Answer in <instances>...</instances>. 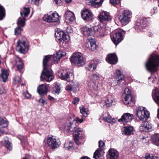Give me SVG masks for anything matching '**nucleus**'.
<instances>
[{
  "instance_id": "obj_55",
  "label": "nucleus",
  "mask_w": 159,
  "mask_h": 159,
  "mask_svg": "<svg viewBox=\"0 0 159 159\" xmlns=\"http://www.w3.org/2000/svg\"><path fill=\"white\" fill-rule=\"evenodd\" d=\"M100 75L98 73H96L93 75V78L94 80H98L99 79Z\"/></svg>"
},
{
  "instance_id": "obj_35",
  "label": "nucleus",
  "mask_w": 159,
  "mask_h": 159,
  "mask_svg": "<svg viewBox=\"0 0 159 159\" xmlns=\"http://www.w3.org/2000/svg\"><path fill=\"white\" fill-rule=\"evenodd\" d=\"M30 8L28 7H24L20 12L21 16L22 17H25L28 16L30 13Z\"/></svg>"
},
{
  "instance_id": "obj_12",
  "label": "nucleus",
  "mask_w": 159,
  "mask_h": 159,
  "mask_svg": "<svg viewBox=\"0 0 159 159\" xmlns=\"http://www.w3.org/2000/svg\"><path fill=\"white\" fill-rule=\"evenodd\" d=\"M84 132L82 129L78 128L73 133L74 139L76 143L79 145L80 144L79 140L81 139L83 136Z\"/></svg>"
},
{
  "instance_id": "obj_40",
  "label": "nucleus",
  "mask_w": 159,
  "mask_h": 159,
  "mask_svg": "<svg viewBox=\"0 0 159 159\" xmlns=\"http://www.w3.org/2000/svg\"><path fill=\"white\" fill-rule=\"evenodd\" d=\"M154 143L157 145H159V134H155L152 137Z\"/></svg>"
},
{
  "instance_id": "obj_41",
  "label": "nucleus",
  "mask_w": 159,
  "mask_h": 159,
  "mask_svg": "<svg viewBox=\"0 0 159 159\" xmlns=\"http://www.w3.org/2000/svg\"><path fill=\"white\" fill-rule=\"evenodd\" d=\"M5 16V9L2 6L0 5V20H2Z\"/></svg>"
},
{
  "instance_id": "obj_17",
  "label": "nucleus",
  "mask_w": 159,
  "mask_h": 159,
  "mask_svg": "<svg viewBox=\"0 0 159 159\" xmlns=\"http://www.w3.org/2000/svg\"><path fill=\"white\" fill-rule=\"evenodd\" d=\"M151 124L148 121L144 122L139 128V130L141 131L148 132L152 129Z\"/></svg>"
},
{
  "instance_id": "obj_51",
  "label": "nucleus",
  "mask_w": 159,
  "mask_h": 159,
  "mask_svg": "<svg viewBox=\"0 0 159 159\" xmlns=\"http://www.w3.org/2000/svg\"><path fill=\"white\" fill-rule=\"evenodd\" d=\"M31 3L33 4H35L38 5L40 3L42 2V0H31Z\"/></svg>"
},
{
  "instance_id": "obj_49",
  "label": "nucleus",
  "mask_w": 159,
  "mask_h": 159,
  "mask_svg": "<svg viewBox=\"0 0 159 159\" xmlns=\"http://www.w3.org/2000/svg\"><path fill=\"white\" fill-rule=\"evenodd\" d=\"M99 148L102 150H103L104 148V143L102 141L100 140L99 141Z\"/></svg>"
},
{
  "instance_id": "obj_45",
  "label": "nucleus",
  "mask_w": 159,
  "mask_h": 159,
  "mask_svg": "<svg viewBox=\"0 0 159 159\" xmlns=\"http://www.w3.org/2000/svg\"><path fill=\"white\" fill-rule=\"evenodd\" d=\"M0 126L2 128L7 126V123L6 119H0Z\"/></svg>"
},
{
  "instance_id": "obj_62",
  "label": "nucleus",
  "mask_w": 159,
  "mask_h": 159,
  "mask_svg": "<svg viewBox=\"0 0 159 159\" xmlns=\"http://www.w3.org/2000/svg\"><path fill=\"white\" fill-rule=\"evenodd\" d=\"M48 98L51 102H54L55 101L54 98L50 95L48 96Z\"/></svg>"
},
{
  "instance_id": "obj_9",
  "label": "nucleus",
  "mask_w": 159,
  "mask_h": 159,
  "mask_svg": "<svg viewBox=\"0 0 159 159\" xmlns=\"http://www.w3.org/2000/svg\"><path fill=\"white\" fill-rule=\"evenodd\" d=\"M47 142L50 147L52 149L56 148L60 144L59 139H56L53 136L48 137Z\"/></svg>"
},
{
  "instance_id": "obj_63",
  "label": "nucleus",
  "mask_w": 159,
  "mask_h": 159,
  "mask_svg": "<svg viewBox=\"0 0 159 159\" xmlns=\"http://www.w3.org/2000/svg\"><path fill=\"white\" fill-rule=\"evenodd\" d=\"M66 31L68 33H71L72 31V28L70 27H68L67 28Z\"/></svg>"
},
{
  "instance_id": "obj_36",
  "label": "nucleus",
  "mask_w": 159,
  "mask_h": 159,
  "mask_svg": "<svg viewBox=\"0 0 159 159\" xmlns=\"http://www.w3.org/2000/svg\"><path fill=\"white\" fill-rule=\"evenodd\" d=\"M59 16L57 13H52L51 15H50L49 17L50 20V22H56L59 20Z\"/></svg>"
},
{
  "instance_id": "obj_26",
  "label": "nucleus",
  "mask_w": 159,
  "mask_h": 159,
  "mask_svg": "<svg viewBox=\"0 0 159 159\" xmlns=\"http://www.w3.org/2000/svg\"><path fill=\"white\" fill-rule=\"evenodd\" d=\"M116 101L111 95H108L105 101V105L107 107H110L112 105H115L116 103Z\"/></svg>"
},
{
  "instance_id": "obj_33",
  "label": "nucleus",
  "mask_w": 159,
  "mask_h": 159,
  "mask_svg": "<svg viewBox=\"0 0 159 159\" xmlns=\"http://www.w3.org/2000/svg\"><path fill=\"white\" fill-rule=\"evenodd\" d=\"M16 65L17 68V70L21 72L23 64L22 61L20 58H18L16 59Z\"/></svg>"
},
{
  "instance_id": "obj_60",
  "label": "nucleus",
  "mask_w": 159,
  "mask_h": 159,
  "mask_svg": "<svg viewBox=\"0 0 159 159\" xmlns=\"http://www.w3.org/2000/svg\"><path fill=\"white\" fill-rule=\"evenodd\" d=\"M53 2L55 4L60 5L61 4L62 2L61 0H54Z\"/></svg>"
},
{
  "instance_id": "obj_21",
  "label": "nucleus",
  "mask_w": 159,
  "mask_h": 159,
  "mask_svg": "<svg viewBox=\"0 0 159 159\" xmlns=\"http://www.w3.org/2000/svg\"><path fill=\"white\" fill-rule=\"evenodd\" d=\"M70 69H67L65 70H61L59 72L60 76L64 80H66L67 81H69V78L71 75Z\"/></svg>"
},
{
  "instance_id": "obj_56",
  "label": "nucleus",
  "mask_w": 159,
  "mask_h": 159,
  "mask_svg": "<svg viewBox=\"0 0 159 159\" xmlns=\"http://www.w3.org/2000/svg\"><path fill=\"white\" fill-rule=\"evenodd\" d=\"M23 94L27 98H29L31 97V95L27 91H25L23 92Z\"/></svg>"
},
{
  "instance_id": "obj_2",
  "label": "nucleus",
  "mask_w": 159,
  "mask_h": 159,
  "mask_svg": "<svg viewBox=\"0 0 159 159\" xmlns=\"http://www.w3.org/2000/svg\"><path fill=\"white\" fill-rule=\"evenodd\" d=\"M159 66V56L157 55H152L146 63V67L149 71L155 72Z\"/></svg>"
},
{
  "instance_id": "obj_37",
  "label": "nucleus",
  "mask_w": 159,
  "mask_h": 159,
  "mask_svg": "<svg viewBox=\"0 0 159 159\" xmlns=\"http://www.w3.org/2000/svg\"><path fill=\"white\" fill-rule=\"evenodd\" d=\"M64 147L67 150H72L73 148V144L72 142H67L64 144Z\"/></svg>"
},
{
  "instance_id": "obj_32",
  "label": "nucleus",
  "mask_w": 159,
  "mask_h": 159,
  "mask_svg": "<svg viewBox=\"0 0 159 159\" xmlns=\"http://www.w3.org/2000/svg\"><path fill=\"white\" fill-rule=\"evenodd\" d=\"M9 73L7 70H2V74L0 75V80L5 82L7 80V77Z\"/></svg>"
},
{
  "instance_id": "obj_28",
  "label": "nucleus",
  "mask_w": 159,
  "mask_h": 159,
  "mask_svg": "<svg viewBox=\"0 0 159 159\" xmlns=\"http://www.w3.org/2000/svg\"><path fill=\"white\" fill-rule=\"evenodd\" d=\"M115 77L117 81V83H120L124 80V76L120 70H116Z\"/></svg>"
},
{
  "instance_id": "obj_59",
  "label": "nucleus",
  "mask_w": 159,
  "mask_h": 159,
  "mask_svg": "<svg viewBox=\"0 0 159 159\" xmlns=\"http://www.w3.org/2000/svg\"><path fill=\"white\" fill-rule=\"evenodd\" d=\"M5 91L3 86L0 85V94H2L5 93Z\"/></svg>"
},
{
  "instance_id": "obj_22",
  "label": "nucleus",
  "mask_w": 159,
  "mask_h": 159,
  "mask_svg": "<svg viewBox=\"0 0 159 159\" xmlns=\"http://www.w3.org/2000/svg\"><path fill=\"white\" fill-rule=\"evenodd\" d=\"M106 60L110 64H115L117 62V57L115 53H111L107 55Z\"/></svg>"
},
{
  "instance_id": "obj_10",
  "label": "nucleus",
  "mask_w": 159,
  "mask_h": 159,
  "mask_svg": "<svg viewBox=\"0 0 159 159\" xmlns=\"http://www.w3.org/2000/svg\"><path fill=\"white\" fill-rule=\"evenodd\" d=\"M147 23V20L145 18L138 20L135 24V29L138 32L140 31L146 26Z\"/></svg>"
},
{
  "instance_id": "obj_19",
  "label": "nucleus",
  "mask_w": 159,
  "mask_h": 159,
  "mask_svg": "<svg viewBox=\"0 0 159 159\" xmlns=\"http://www.w3.org/2000/svg\"><path fill=\"white\" fill-rule=\"evenodd\" d=\"M133 119V115L128 113H125L122 116L121 118L118 120V121L125 123L130 122Z\"/></svg>"
},
{
  "instance_id": "obj_8",
  "label": "nucleus",
  "mask_w": 159,
  "mask_h": 159,
  "mask_svg": "<svg viewBox=\"0 0 159 159\" xmlns=\"http://www.w3.org/2000/svg\"><path fill=\"white\" fill-rule=\"evenodd\" d=\"M136 115L140 120H142L144 118H148L149 113L145 107H139L137 109Z\"/></svg>"
},
{
  "instance_id": "obj_5",
  "label": "nucleus",
  "mask_w": 159,
  "mask_h": 159,
  "mask_svg": "<svg viewBox=\"0 0 159 159\" xmlns=\"http://www.w3.org/2000/svg\"><path fill=\"white\" fill-rule=\"evenodd\" d=\"M71 63L78 66H83L85 64L82 55L80 52H75L73 54L70 59Z\"/></svg>"
},
{
  "instance_id": "obj_11",
  "label": "nucleus",
  "mask_w": 159,
  "mask_h": 159,
  "mask_svg": "<svg viewBox=\"0 0 159 159\" xmlns=\"http://www.w3.org/2000/svg\"><path fill=\"white\" fill-rule=\"evenodd\" d=\"M57 41L59 43H66L67 41L66 34L63 31L57 32L55 33Z\"/></svg>"
},
{
  "instance_id": "obj_43",
  "label": "nucleus",
  "mask_w": 159,
  "mask_h": 159,
  "mask_svg": "<svg viewBox=\"0 0 159 159\" xmlns=\"http://www.w3.org/2000/svg\"><path fill=\"white\" fill-rule=\"evenodd\" d=\"M102 151L100 149H97L94 153L93 157L96 159H98L101 156L100 152Z\"/></svg>"
},
{
  "instance_id": "obj_50",
  "label": "nucleus",
  "mask_w": 159,
  "mask_h": 159,
  "mask_svg": "<svg viewBox=\"0 0 159 159\" xmlns=\"http://www.w3.org/2000/svg\"><path fill=\"white\" fill-rule=\"evenodd\" d=\"M49 17L50 15L48 16V15H45L43 18V19L44 21H46L48 22H50Z\"/></svg>"
},
{
  "instance_id": "obj_1",
  "label": "nucleus",
  "mask_w": 159,
  "mask_h": 159,
  "mask_svg": "<svg viewBox=\"0 0 159 159\" xmlns=\"http://www.w3.org/2000/svg\"><path fill=\"white\" fill-rule=\"evenodd\" d=\"M50 55L45 56L43 60V69L40 76L42 80H45L48 82L51 81L54 78L52 71L48 65V63L50 58Z\"/></svg>"
},
{
  "instance_id": "obj_58",
  "label": "nucleus",
  "mask_w": 159,
  "mask_h": 159,
  "mask_svg": "<svg viewBox=\"0 0 159 159\" xmlns=\"http://www.w3.org/2000/svg\"><path fill=\"white\" fill-rule=\"evenodd\" d=\"M80 101L79 98L77 97H75L74 98L73 101L72 102L74 104H77L78 102Z\"/></svg>"
},
{
  "instance_id": "obj_13",
  "label": "nucleus",
  "mask_w": 159,
  "mask_h": 159,
  "mask_svg": "<svg viewBox=\"0 0 159 159\" xmlns=\"http://www.w3.org/2000/svg\"><path fill=\"white\" fill-rule=\"evenodd\" d=\"M81 15L82 18L85 20L89 21L93 20V14L91 11L88 9H85L83 10Z\"/></svg>"
},
{
  "instance_id": "obj_7",
  "label": "nucleus",
  "mask_w": 159,
  "mask_h": 159,
  "mask_svg": "<svg viewBox=\"0 0 159 159\" xmlns=\"http://www.w3.org/2000/svg\"><path fill=\"white\" fill-rule=\"evenodd\" d=\"M124 34V31H120L111 34L110 36L113 43L116 45H117L123 39Z\"/></svg>"
},
{
  "instance_id": "obj_46",
  "label": "nucleus",
  "mask_w": 159,
  "mask_h": 159,
  "mask_svg": "<svg viewBox=\"0 0 159 159\" xmlns=\"http://www.w3.org/2000/svg\"><path fill=\"white\" fill-rule=\"evenodd\" d=\"M90 49L92 51H95L98 47L94 42H90Z\"/></svg>"
},
{
  "instance_id": "obj_30",
  "label": "nucleus",
  "mask_w": 159,
  "mask_h": 159,
  "mask_svg": "<svg viewBox=\"0 0 159 159\" xmlns=\"http://www.w3.org/2000/svg\"><path fill=\"white\" fill-rule=\"evenodd\" d=\"M88 4L93 6L97 7L100 5L103 0H87Z\"/></svg>"
},
{
  "instance_id": "obj_48",
  "label": "nucleus",
  "mask_w": 159,
  "mask_h": 159,
  "mask_svg": "<svg viewBox=\"0 0 159 159\" xmlns=\"http://www.w3.org/2000/svg\"><path fill=\"white\" fill-rule=\"evenodd\" d=\"M70 84L73 90V91H75V89L78 86L77 83L76 82H73Z\"/></svg>"
},
{
  "instance_id": "obj_16",
  "label": "nucleus",
  "mask_w": 159,
  "mask_h": 159,
  "mask_svg": "<svg viewBox=\"0 0 159 159\" xmlns=\"http://www.w3.org/2000/svg\"><path fill=\"white\" fill-rule=\"evenodd\" d=\"M83 34L86 36H89L95 34L94 27L90 26H86L82 29Z\"/></svg>"
},
{
  "instance_id": "obj_18",
  "label": "nucleus",
  "mask_w": 159,
  "mask_h": 159,
  "mask_svg": "<svg viewBox=\"0 0 159 159\" xmlns=\"http://www.w3.org/2000/svg\"><path fill=\"white\" fill-rule=\"evenodd\" d=\"M78 123L75 120H73L72 121L70 122L65 125L64 128L68 132L72 131L75 129L78 125Z\"/></svg>"
},
{
  "instance_id": "obj_47",
  "label": "nucleus",
  "mask_w": 159,
  "mask_h": 159,
  "mask_svg": "<svg viewBox=\"0 0 159 159\" xmlns=\"http://www.w3.org/2000/svg\"><path fill=\"white\" fill-rule=\"evenodd\" d=\"M21 27L18 26L15 29V34L16 35L20 34L21 33Z\"/></svg>"
},
{
  "instance_id": "obj_6",
  "label": "nucleus",
  "mask_w": 159,
  "mask_h": 159,
  "mask_svg": "<svg viewBox=\"0 0 159 159\" xmlns=\"http://www.w3.org/2000/svg\"><path fill=\"white\" fill-rule=\"evenodd\" d=\"M132 17V13L128 10H124L122 14L119 16V19L121 23L123 25H125L127 24Z\"/></svg>"
},
{
  "instance_id": "obj_24",
  "label": "nucleus",
  "mask_w": 159,
  "mask_h": 159,
  "mask_svg": "<svg viewBox=\"0 0 159 159\" xmlns=\"http://www.w3.org/2000/svg\"><path fill=\"white\" fill-rule=\"evenodd\" d=\"M65 20L70 22H73L75 19L74 14L72 12L69 11L66 12L64 15Z\"/></svg>"
},
{
  "instance_id": "obj_25",
  "label": "nucleus",
  "mask_w": 159,
  "mask_h": 159,
  "mask_svg": "<svg viewBox=\"0 0 159 159\" xmlns=\"http://www.w3.org/2000/svg\"><path fill=\"white\" fill-rule=\"evenodd\" d=\"M108 157L110 159H117L119 156L118 152L114 148H110L108 151Z\"/></svg>"
},
{
  "instance_id": "obj_29",
  "label": "nucleus",
  "mask_w": 159,
  "mask_h": 159,
  "mask_svg": "<svg viewBox=\"0 0 159 159\" xmlns=\"http://www.w3.org/2000/svg\"><path fill=\"white\" fill-rule=\"evenodd\" d=\"M102 118L104 121L111 123H114L116 121L115 119H112L110 115L107 113H105L102 116Z\"/></svg>"
},
{
  "instance_id": "obj_34",
  "label": "nucleus",
  "mask_w": 159,
  "mask_h": 159,
  "mask_svg": "<svg viewBox=\"0 0 159 159\" xmlns=\"http://www.w3.org/2000/svg\"><path fill=\"white\" fill-rule=\"evenodd\" d=\"M153 93L154 95L152 97L155 102L159 106V89H156Z\"/></svg>"
},
{
  "instance_id": "obj_23",
  "label": "nucleus",
  "mask_w": 159,
  "mask_h": 159,
  "mask_svg": "<svg viewBox=\"0 0 159 159\" xmlns=\"http://www.w3.org/2000/svg\"><path fill=\"white\" fill-rule=\"evenodd\" d=\"M48 86L46 84H42L38 87L37 92L41 95H46L48 91Z\"/></svg>"
},
{
  "instance_id": "obj_39",
  "label": "nucleus",
  "mask_w": 159,
  "mask_h": 159,
  "mask_svg": "<svg viewBox=\"0 0 159 159\" xmlns=\"http://www.w3.org/2000/svg\"><path fill=\"white\" fill-rule=\"evenodd\" d=\"M88 85L89 86L91 89L97 90L98 89V86L96 84V82L93 81H90L89 82Z\"/></svg>"
},
{
  "instance_id": "obj_44",
  "label": "nucleus",
  "mask_w": 159,
  "mask_h": 159,
  "mask_svg": "<svg viewBox=\"0 0 159 159\" xmlns=\"http://www.w3.org/2000/svg\"><path fill=\"white\" fill-rule=\"evenodd\" d=\"M5 147L8 149L10 150L11 149V143L8 141L7 137H5Z\"/></svg>"
},
{
  "instance_id": "obj_14",
  "label": "nucleus",
  "mask_w": 159,
  "mask_h": 159,
  "mask_svg": "<svg viewBox=\"0 0 159 159\" xmlns=\"http://www.w3.org/2000/svg\"><path fill=\"white\" fill-rule=\"evenodd\" d=\"M106 28L103 25H98L96 28V30H95V33L98 37H102L106 35Z\"/></svg>"
},
{
  "instance_id": "obj_31",
  "label": "nucleus",
  "mask_w": 159,
  "mask_h": 159,
  "mask_svg": "<svg viewBox=\"0 0 159 159\" xmlns=\"http://www.w3.org/2000/svg\"><path fill=\"white\" fill-rule=\"evenodd\" d=\"M66 54L65 52H62L61 51L57 52L55 55L54 56L53 59L55 61H58L61 58L65 56Z\"/></svg>"
},
{
  "instance_id": "obj_53",
  "label": "nucleus",
  "mask_w": 159,
  "mask_h": 159,
  "mask_svg": "<svg viewBox=\"0 0 159 159\" xmlns=\"http://www.w3.org/2000/svg\"><path fill=\"white\" fill-rule=\"evenodd\" d=\"M120 1V0H110V3L114 5L119 4Z\"/></svg>"
},
{
  "instance_id": "obj_54",
  "label": "nucleus",
  "mask_w": 159,
  "mask_h": 159,
  "mask_svg": "<svg viewBox=\"0 0 159 159\" xmlns=\"http://www.w3.org/2000/svg\"><path fill=\"white\" fill-rule=\"evenodd\" d=\"M15 84H16L21 82L20 77L19 76H16L14 78Z\"/></svg>"
},
{
  "instance_id": "obj_61",
  "label": "nucleus",
  "mask_w": 159,
  "mask_h": 159,
  "mask_svg": "<svg viewBox=\"0 0 159 159\" xmlns=\"http://www.w3.org/2000/svg\"><path fill=\"white\" fill-rule=\"evenodd\" d=\"M66 90L67 91H73V90L70 84H69L66 87Z\"/></svg>"
},
{
  "instance_id": "obj_52",
  "label": "nucleus",
  "mask_w": 159,
  "mask_h": 159,
  "mask_svg": "<svg viewBox=\"0 0 159 159\" xmlns=\"http://www.w3.org/2000/svg\"><path fill=\"white\" fill-rule=\"evenodd\" d=\"M39 102L41 103L43 105H46L47 104L46 100L45 98H41L39 99Z\"/></svg>"
},
{
  "instance_id": "obj_20",
  "label": "nucleus",
  "mask_w": 159,
  "mask_h": 159,
  "mask_svg": "<svg viewBox=\"0 0 159 159\" xmlns=\"http://www.w3.org/2000/svg\"><path fill=\"white\" fill-rule=\"evenodd\" d=\"M98 18L101 22L104 21H109L111 19V17L109 13L107 11H103L100 13L98 16Z\"/></svg>"
},
{
  "instance_id": "obj_15",
  "label": "nucleus",
  "mask_w": 159,
  "mask_h": 159,
  "mask_svg": "<svg viewBox=\"0 0 159 159\" xmlns=\"http://www.w3.org/2000/svg\"><path fill=\"white\" fill-rule=\"evenodd\" d=\"M80 113L81 114L80 117H77L76 118L77 120L80 123H82L83 121L84 120L85 118L89 114L88 111H86V109L84 106H82L80 107Z\"/></svg>"
},
{
  "instance_id": "obj_42",
  "label": "nucleus",
  "mask_w": 159,
  "mask_h": 159,
  "mask_svg": "<svg viewBox=\"0 0 159 159\" xmlns=\"http://www.w3.org/2000/svg\"><path fill=\"white\" fill-rule=\"evenodd\" d=\"M97 66V64L95 63H91L87 66V68L89 70L93 71L96 69Z\"/></svg>"
},
{
  "instance_id": "obj_4",
  "label": "nucleus",
  "mask_w": 159,
  "mask_h": 159,
  "mask_svg": "<svg viewBox=\"0 0 159 159\" xmlns=\"http://www.w3.org/2000/svg\"><path fill=\"white\" fill-rule=\"evenodd\" d=\"M16 49L20 52L25 53L29 50V45L25 38H23L18 40L17 43Z\"/></svg>"
},
{
  "instance_id": "obj_64",
  "label": "nucleus",
  "mask_w": 159,
  "mask_h": 159,
  "mask_svg": "<svg viewBox=\"0 0 159 159\" xmlns=\"http://www.w3.org/2000/svg\"><path fill=\"white\" fill-rule=\"evenodd\" d=\"M80 159H90L87 157H83L80 158Z\"/></svg>"
},
{
  "instance_id": "obj_3",
  "label": "nucleus",
  "mask_w": 159,
  "mask_h": 159,
  "mask_svg": "<svg viewBox=\"0 0 159 159\" xmlns=\"http://www.w3.org/2000/svg\"><path fill=\"white\" fill-rule=\"evenodd\" d=\"M122 100L124 104L129 106H132L134 103V99L132 97L129 89L128 88L125 89L122 95Z\"/></svg>"
},
{
  "instance_id": "obj_27",
  "label": "nucleus",
  "mask_w": 159,
  "mask_h": 159,
  "mask_svg": "<svg viewBox=\"0 0 159 159\" xmlns=\"http://www.w3.org/2000/svg\"><path fill=\"white\" fill-rule=\"evenodd\" d=\"M133 130V127L132 126H127L121 129L122 133L123 135H130L132 133Z\"/></svg>"
},
{
  "instance_id": "obj_38",
  "label": "nucleus",
  "mask_w": 159,
  "mask_h": 159,
  "mask_svg": "<svg viewBox=\"0 0 159 159\" xmlns=\"http://www.w3.org/2000/svg\"><path fill=\"white\" fill-rule=\"evenodd\" d=\"M18 26L20 27H23L25 24V17H23L22 18H19L17 22Z\"/></svg>"
},
{
  "instance_id": "obj_57",
  "label": "nucleus",
  "mask_w": 159,
  "mask_h": 159,
  "mask_svg": "<svg viewBox=\"0 0 159 159\" xmlns=\"http://www.w3.org/2000/svg\"><path fill=\"white\" fill-rule=\"evenodd\" d=\"M56 87V89L55 91V93H59L60 92V86L57 84Z\"/></svg>"
}]
</instances>
